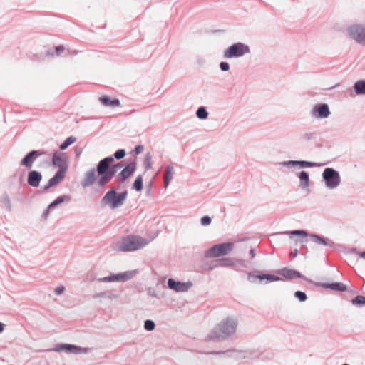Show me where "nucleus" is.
I'll use <instances>...</instances> for the list:
<instances>
[{"mask_svg":"<svg viewBox=\"0 0 365 365\" xmlns=\"http://www.w3.org/2000/svg\"><path fill=\"white\" fill-rule=\"evenodd\" d=\"M42 180V175L37 170H31L28 173L27 182L34 187L39 186L40 182Z\"/></svg>","mask_w":365,"mask_h":365,"instance_id":"obj_18","label":"nucleus"},{"mask_svg":"<svg viewBox=\"0 0 365 365\" xmlns=\"http://www.w3.org/2000/svg\"><path fill=\"white\" fill-rule=\"evenodd\" d=\"M208 354H216V355H223L225 358H231L232 359V350H226L223 351H213L207 353Z\"/></svg>","mask_w":365,"mask_h":365,"instance_id":"obj_37","label":"nucleus"},{"mask_svg":"<svg viewBox=\"0 0 365 365\" xmlns=\"http://www.w3.org/2000/svg\"><path fill=\"white\" fill-rule=\"evenodd\" d=\"M350 37L357 43L365 45V26L361 24L351 25L348 28Z\"/></svg>","mask_w":365,"mask_h":365,"instance_id":"obj_10","label":"nucleus"},{"mask_svg":"<svg viewBox=\"0 0 365 365\" xmlns=\"http://www.w3.org/2000/svg\"><path fill=\"white\" fill-rule=\"evenodd\" d=\"M66 199L67 200V201H69L70 197L66 196V195H62V196L58 197L48 205V209H53L59 204L63 202Z\"/></svg>","mask_w":365,"mask_h":365,"instance_id":"obj_30","label":"nucleus"},{"mask_svg":"<svg viewBox=\"0 0 365 365\" xmlns=\"http://www.w3.org/2000/svg\"><path fill=\"white\" fill-rule=\"evenodd\" d=\"M4 329V324L0 322V333L3 332Z\"/></svg>","mask_w":365,"mask_h":365,"instance_id":"obj_56","label":"nucleus"},{"mask_svg":"<svg viewBox=\"0 0 365 365\" xmlns=\"http://www.w3.org/2000/svg\"><path fill=\"white\" fill-rule=\"evenodd\" d=\"M351 253H354L357 255H359L360 257L363 258L364 259H365V251L364 252H358L356 248H353L351 250Z\"/></svg>","mask_w":365,"mask_h":365,"instance_id":"obj_47","label":"nucleus"},{"mask_svg":"<svg viewBox=\"0 0 365 365\" xmlns=\"http://www.w3.org/2000/svg\"><path fill=\"white\" fill-rule=\"evenodd\" d=\"M51 209H48V207H47L46 210H45V211L43 212V216L46 217L49 213V211H50Z\"/></svg>","mask_w":365,"mask_h":365,"instance_id":"obj_55","label":"nucleus"},{"mask_svg":"<svg viewBox=\"0 0 365 365\" xmlns=\"http://www.w3.org/2000/svg\"><path fill=\"white\" fill-rule=\"evenodd\" d=\"M219 66L222 71H227L230 70V64L227 62L222 61L220 63Z\"/></svg>","mask_w":365,"mask_h":365,"instance_id":"obj_45","label":"nucleus"},{"mask_svg":"<svg viewBox=\"0 0 365 365\" xmlns=\"http://www.w3.org/2000/svg\"><path fill=\"white\" fill-rule=\"evenodd\" d=\"M238 321L236 317H228L217 324L208 334L209 341H221L232 338L237 330Z\"/></svg>","mask_w":365,"mask_h":365,"instance_id":"obj_1","label":"nucleus"},{"mask_svg":"<svg viewBox=\"0 0 365 365\" xmlns=\"http://www.w3.org/2000/svg\"><path fill=\"white\" fill-rule=\"evenodd\" d=\"M98 175L99 176V179H98L97 183L99 187L105 186L113 178V176L110 173H106V174Z\"/></svg>","mask_w":365,"mask_h":365,"instance_id":"obj_28","label":"nucleus"},{"mask_svg":"<svg viewBox=\"0 0 365 365\" xmlns=\"http://www.w3.org/2000/svg\"><path fill=\"white\" fill-rule=\"evenodd\" d=\"M196 115L199 119L205 120L208 117V112L205 107L201 106L197 110Z\"/></svg>","mask_w":365,"mask_h":365,"instance_id":"obj_33","label":"nucleus"},{"mask_svg":"<svg viewBox=\"0 0 365 365\" xmlns=\"http://www.w3.org/2000/svg\"><path fill=\"white\" fill-rule=\"evenodd\" d=\"M298 178L299 179V187L303 190L308 189L310 184L309 173L302 170L298 174Z\"/></svg>","mask_w":365,"mask_h":365,"instance_id":"obj_24","label":"nucleus"},{"mask_svg":"<svg viewBox=\"0 0 365 365\" xmlns=\"http://www.w3.org/2000/svg\"><path fill=\"white\" fill-rule=\"evenodd\" d=\"M320 286L324 289H330L334 291L345 292L346 286L341 282L321 283Z\"/></svg>","mask_w":365,"mask_h":365,"instance_id":"obj_23","label":"nucleus"},{"mask_svg":"<svg viewBox=\"0 0 365 365\" xmlns=\"http://www.w3.org/2000/svg\"><path fill=\"white\" fill-rule=\"evenodd\" d=\"M143 165L146 170H149L152 168V158L150 155L145 156Z\"/></svg>","mask_w":365,"mask_h":365,"instance_id":"obj_42","label":"nucleus"},{"mask_svg":"<svg viewBox=\"0 0 365 365\" xmlns=\"http://www.w3.org/2000/svg\"><path fill=\"white\" fill-rule=\"evenodd\" d=\"M250 255L251 256V258H254L255 257L256 255L254 249L251 248L250 250Z\"/></svg>","mask_w":365,"mask_h":365,"instance_id":"obj_54","label":"nucleus"},{"mask_svg":"<svg viewBox=\"0 0 365 365\" xmlns=\"http://www.w3.org/2000/svg\"><path fill=\"white\" fill-rule=\"evenodd\" d=\"M322 177L327 189L334 190L341 184L339 173L332 168H326L322 172Z\"/></svg>","mask_w":365,"mask_h":365,"instance_id":"obj_6","label":"nucleus"},{"mask_svg":"<svg viewBox=\"0 0 365 365\" xmlns=\"http://www.w3.org/2000/svg\"><path fill=\"white\" fill-rule=\"evenodd\" d=\"M114 161L113 156H108L101 160L96 167V171L98 175H103L106 173H110V163Z\"/></svg>","mask_w":365,"mask_h":365,"instance_id":"obj_16","label":"nucleus"},{"mask_svg":"<svg viewBox=\"0 0 365 365\" xmlns=\"http://www.w3.org/2000/svg\"><path fill=\"white\" fill-rule=\"evenodd\" d=\"M314 138V133H306L303 134L302 139L305 141H309Z\"/></svg>","mask_w":365,"mask_h":365,"instance_id":"obj_46","label":"nucleus"},{"mask_svg":"<svg viewBox=\"0 0 365 365\" xmlns=\"http://www.w3.org/2000/svg\"><path fill=\"white\" fill-rule=\"evenodd\" d=\"M278 273L289 280L295 278L305 279V277L302 276V274L299 272L292 269L283 268L279 270Z\"/></svg>","mask_w":365,"mask_h":365,"instance_id":"obj_19","label":"nucleus"},{"mask_svg":"<svg viewBox=\"0 0 365 365\" xmlns=\"http://www.w3.org/2000/svg\"><path fill=\"white\" fill-rule=\"evenodd\" d=\"M150 241L138 235H128L115 244L114 249L118 252H133L146 246Z\"/></svg>","mask_w":365,"mask_h":365,"instance_id":"obj_2","label":"nucleus"},{"mask_svg":"<svg viewBox=\"0 0 365 365\" xmlns=\"http://www.w3.org/2000/svg\"><path fill=\"white\" fill-rule=\"evenodd\" d=\"M143 149H144V148L142 145H138L135 146V152L137 155H138L143 152Z\"/></svg>","mask_w":365,"mask_h":365,"instance_id":"obj_50","label":"nucleus"},{"mask_svg":"<svg viewBox=\"0 0 365 365\" xmlns=\"http://www.w3.org/2000/svg\"><path fill=\"white\" fill-rule=\"evenodd\" d=\"M137 164L135 161L128 163L123 170L118 174V178L122 182H125L135 171Z\"/></svg>","mask_w":365,"mask_h":365,"instance_id":"obj_17","label":"nucleus"},{"mask_svg":"<svg viewBox=\"0 0 365 365\" xmlns=\"http://www.w3.org/2000/svg\"><path fill=\"white\" fill-rule=\"evenodd\" d=\"M123 166H124V164L123 162H119V163L115 164L114 165L110 166V173L113 176H114L115 175V173L118 172V170L119 169H120L121 168H123Z\"/></svg>","mask_w":365,"mask_h":365,"instance_id":"obj_40","label":"nucleus"},{"mask_svg":"<svg viewBox=\"0 0 365 365\" xmlns=\"http://www.w3.org/2000/svg\"><path fill=\"white\" fill-rule=\"evenodd\" d=\"M99 101L106 106H119L120 103L117 98L111 100L108 96H103L99 98Z\"/></svg>","mask_w":365,"mask_h":365,"instance_id":"obj_25","label":"nucleus"},{"mask_svg":"<svg viewBox=\"0 0 365 365\" xmlns=\"http://www.w3.org/2000/svg\"><path fill=\"white\" fill-rule=\"evenodd\" d=\"M212 222V219L208 215H205L201 217L200 219V223L202 226H208L210 225Z\"/></svg>","mask_w":365,"mask_h":365,"instance_id":"obj_44","label":"nucleus"},{"mask_svg":"<svg viewBox=\"0 0 365 365\" xmlns=\"http://www.w3.org/2000/svg\"><path fill=\"white\" fill-rule=\"evenodd\" d=\"M218 264L217 266L222 267H233L235 263L231 258H221L218 259Z\"/></svg>","mask_w":365,"mask_h":365,"instance_id":"obj_31","label":"nucleus"},{"mask_svg":"<svg viewBox=\"0 0 365 365\" xmlns=\"http://www.w3.org/2000/svg\"><path fill=\"white\" fill-rule=\"evenodd\" d=\"M250 353H248L246 351H238V350H232V359L235 360L242 359H250L252 357L250 356Z\"/></svg>","mask_w":365,"mask_h":365,"instance_id":"obj_26","label":"nucleus"},{"mask_svg":"<svg viewBox=\"0 0 365 365\" xmlns=\"http://www.w3.org/2000/svg\"><path fill=\"white\" fill-rule=\"evenodd\" d=\"M192 286V283L191 282H181L175 281L172 278H170L168 280V287L170 289L175 290V292H187L191 288Z\"/></svg>","mask_w":365,"mask_h":365,"instance_id":"obj_14","label":"nucleus"},{"mask_svg":"<svg viewBox=\"0 0 365 365\" xmlns=\"http://www.w3.org/2000/svg\"><path fill=\"white\" fill-rule=\"evenodd\" d=\"M354 92L357 95H365V80H359L354 85Z\"/></svg>","mask_w":365,"mask_h":365,"instance_id":"obj_27","label":"nucleus"},{"mask_svg":"<svg viewBox=\"0 0 365 365\" xmlns=\"http://www.w3.org/2000/svg\"><path fill=\"white\" fill-rule=\"evenodd\" d=\"M155 328V322L151 319H147L144 322V329L147 331H153Z\"/></svg>","mask_w":365,"mask_h":365,"instance_id":"obj_39","label":"nucleus"},{"mask_svg":"<svg viewBox=\"0 0 365 365\" xmlns=\"http://www.w3.org/2000/svg\"><path fill=\"white\" fill-rule=\"evenodd\" d=\"M107 292H101L93 295V299L106 297Z\"/></svg>","mask_w":365,"mask_h":365,"instance_id":"obj_49","label":"nucleus"},{"mask_svg":"<svg viewBox=\"0 0 365 365\" xmlns=\"http://www.w3.org/2000/svg\"><path fill=\"white\" fill-rule=\"evenodd\" d=\"M234 248V243L231 242L217 244L212 246L205 252L206 258H215L228 255Z\"/></svg>","mask_w":365,"mask_h":365,"instance_id":"obj_7","label":"nucleus"},{"mask_svg":"<svg viewBox=\"0 0 365 365\" xmlns=\"http://www.w3.org/2000/svg\"><path fill=\"white\" fill-rule=\"evenodd\" d=\"M342 365H349V364H342Z\"/></svg>","mask_w":365,"mask_h":365,"instance_id":"obj_57","label":"nucleus"},{"mask_svg":"<svg viewBox=\"0 0 365 365\" xmlns=\"http://www.w3.org/2000/svg\"><path fill=\"white\" fill-rule=\"evenodd\" d=\"M297 254H298L297 249H294L292 252H290V255L293 257H296L297 256Z\"/></svg>","mask_w":365,"mask_h":365,"instance_id":"obj_53","label":"nucleus"},{"mask_svg":"<svg viewBox=\"0 0 365 365\" xmlns=\"http://www.w3.org/2000/svg\"><path fill=\"white\" fill-rule=\"evenodd\" d=\"M287 234H289L291 237L292 235L297 236L299 238L295 240L296 244L297 242L304 243L307 242L305 237H309L310 240L313 242L319 245H324L329 247H333L334 246V242L333 240L329 238H326L323 236H321L317 234H310L309 235L306 230H295L290 232H287Z\"/></svg>","mask_w":365,"mask_h":365,"instance_id":"obj_3","label":"nucleus"},{"mask_svg":"<svg viewBox=\"0 0 365 365\" xmlns=\"http://www.w3.org/2000/svg\"><path fill=\"white\" fill-rule=\"evenodd\" d=\"M43 154H45V152L33 150L25 155V157L21 160L20 165L30 169L32 168L36 160Z\"/></svg>","mask_w":365,"mask_h":365,"instance_id":"obj_13","label":"nucleus"},{"mask_svg":"<svg viewBox=\"0 0 365 365\" xmlns=\"http://www.w3.org/2000/svg\"><path fill=\"white\" fill-rule=\"evenodd\" d=\"M56 352L66 351L73 354H88L92 349L90 347H81L71 344H58L52 349Z\"/></svg>","mask_w":365,"mask_h":365,"instance_id":"obj_9","label":"nucleus"},{"mask_svg":"<svg viewBox=\"0 0 365 365\" xmlns=\"http://www.w3.org/2000/svg\"><path fill=\"white\" fill-rule=\"evenodd\" d=\"M52 165L58 168V171H62L66 174L68 168V162L65 153L55 152L52 158Z\"/></svg>","mask_w":365,"mask_h":365,"instance_id":"obj_11","label":"nucleus"},{"mask_svg":"<svg viewBox=\"0 0 365 365\" xmlns=\"http://www.w3.org/2000/svg\"><path fill=\"white\" fill-rule=\"evenodd\" d=\"M351 303L354 305L358 306V307H362L365 305V297L361 295H358L355 297L351 300Z\"/></svg>","mask_w":365,"mask_h":365,"instance_id":"obj_36","label":"nucleus"},{"mask_svg":"<svg viewBox=\"0 0 365 365\" xmlns=\"http://www.w3.org/2000/svg\"><path fill=\"white\" fill-rule=\"evenodd\" d=\"M1 206L2 208L10 211L11 210V205L9 197L7 194H4L1 200Z\"/></svg>","mask_w":365,"mask_h":365,"instance_id":"obj_29","label":"nucleus"},{"mask_svg":"<svg viewBox=\"0 0 365 365\" xmlns=\"http://www.w3.org/2000/svg\"><path fill=\"white\" fill-rule=\"evenodd\" d=\"M317 164L314 162L307 160H297V168H313L316 167Z\"/></svg>","mask_w":365,"mask_h":365,"instance_id":"obj_35","label":"nucleus"},{"mask_svg":"<svg viewBox=\"0 0 365 365\" xmlns=\"http://www.w3.org/2000/svg\"><path fill=\"white\" fill-rule=\"evenodd\" d=\"M128 197L126 190L118 193L114 187H111L102 197L101 204L103 206H108L111 210L122 206Z\"/></svg>","mask_w":365,"mask_h":365,"instance_id":"obj_4","label":"nucleus"},{"mask_svg":"<svg viewBox=\"0 0 365 365\" xmlns=\"http://www.w3.org/2000/svg\"><path fill=\"white\" fill-rule=\"evenodd\" d=\"M133 187L134 190H135L138 192H140L143 190V180L142 175H139L138 176H137V178H135V180L133 182Z\"/></svg>","mask_w":365,"mask_h":365,"instance_id":"obj_32","label":"nucleus"},{"mask_svg":"<svg viewBox=\"0 0 365 365\" xmlns=\"http://www.w3.org/2000/svg\"><path fill=\"white\" fill-rule=\"evenodd\" d=\"M64 290L65 287L63 286H59L55 288L54 293L58 296L64 292Z\"/></svg>","mask_w":365,"mask_h":365,"instance_id":"obj_48","label":"nucleus"},{"mask_svg":"<svg viewBox=\"0 0 365 365\" xmlns=\"http://www.w3.org/2000/svg\"><path fill=\"white\" fill-rule=\"evenodd\" d=\"M175 173V170L173 164H169L166 166L164 175H163V181H164V187L167 188L169 185L170 182L173 180V175Z\"/></svg>","mask_w":365,"mask_h":365,"instance_id":"obj_22","label":"nucleus"},{"mask_svg":"<svg viewBox=\"0 0 365 365\" xmlns=\"http://www.w3.org/2000/svg\"><path fill=\"white\" fill-rule=\"evenodd\" d=\"M249 53H250V46L244 43L237 42L224 50L223 58L225 59L238 58Z\"/></svg>","mask_w":365,"mask_h":365,"instance_id":"obj_5","label":"nucleus"},{"mask_svg":"<svg viewBox=\"0 0 365 365\" xmlns=\"http://www.w3.org/2000/svg\"><path fill=\"white\" fill-rule=\"evenodd\" d=\"M126 152L125 149H119L114 153V158L117 160H120L125 156Z\"/></svg>","mask_w":365,"mask_h":365,"instance_id":"obj_43","label":"nucleus"},{"mask_svg":"<svg viewBox=\"0 0 365 365\" xmlns=\"http://www.w3.org/2000/svg\"><path fill=\"white\" fill-rule=\"evenodd\" d=\"M280 165L289 168H297V160H290L280 163Z\"/></svg>","mask_w":365,"mask_h":365,"instance_id":"obj_38","label":"nucleus"},{"mask_svg":"<svg viewBox=\"0 0 365 365\" xmlns=\"http://www.w3.org/2000/svg\"><path fill=\"white\" fill-rule=\"evenodd\" d=\"M137 274V270H128L118 274H110L108 277L96 278V280L99 282H125L134 277Z\"/></svg>","mask_w":365,"mask_h":365,"instance_id":"obj_8","label":"nucleus"},{"mask_svg":"<svg viewBox=\"0 0 365 365\" xmlns=\"http://www.w3.org/2000/svg\"><path fill=\"white\" fill-rule=\"evenodd\" d=\"M64 48L63 46H58L56 47V52L57 56L61 55V53L63 51Z\"/></svg>","mask_w":365,"mask_h":365,"instance_id":"obj_51","label":"nucleus"},{"mask_svg":"<svg viewBox=\"0 0 365 365\" xmlns=\"http://www.w3.org/2000/svg\"><path fill=\"white\" fill-rule=\"evenodd\" d=\"M66 174L63 173L62 171H57L56 174L52 177L49 180L46 185L44 186L43 190L46 191L49 190L51 187L56 186L60 182H61L65 178Z\"/></svg>","mask_w":365,"mask_h":365,"instance_id":"obj_20","label":"nucleus"},{"mask_svg":"<svg viewBox=\"0 0 365 365\" xmlns=\"http://www.w3.org/2000/svg\"><path fill=\"white\" fill-rule=\"evenodd\" d=\"M331 114L329 106L327 103H320L314 106L311 111L312 117L324 119L328 118Z\"/></svg>","mask_w":365,"mask_h":365,"instance_id":"obj_12","label":"nucleus"},{"mask_svg":"<svg viewBox=\"0 0 365 365\" xmlns=\"http://www.w3.org/2000/svg\"><path fill=\"white\" fill-rule=\"evenodd\" d=\"M76 138L73 136H69L60 145V149L63 150H66L69 145L76 142Z\"/></svg>","mask_w":365,"mask_h":365,"instance_id":"obj_34","label":"nucleus"},{"mask_svg":"<svg viewBox=\"0 0 365 365\" xmlns=\"http://www.w3.org/2000/svg\"><path fill=\"white\" fill-rule=\"evenodd\" d=\"M106 298H108L110 299H115L116 298V295L112 294V293H108L107 292V296H106Z\"/></svg>","mask_w":365,"mask_h":365,"instance_id":"obj_52","label":"nucleus"},{"mask_svg":"<svg viewBox=\"0 0 365 365\" xmlns=\"http://www.w3.org/2000/svg\"><path fill=\"white\" fill-rule=\"evenodd\" d=\"M247 279L251 283H256L257 279H267L269 282L279 281L282 279L279 277L269 274H256L255 272H249L247 274Z\"/></svg>","mask_w":365,"mask_h":365,"instance_id":"obj_15","label":"nucleus"},{"mask_svg":"<svg viewBox=\"0 0 365 365\" xmlns=\"http://www.w3.org/2000/svg\"><path fill=\"white\" fill-rule=\"evenodd\" d=\"M96 179V169L92 168L85 173L84 179L81 183L82 186L86 187L92 185L95 182Z\"/></svg>","mask_w":365,"mask_h":365,"instance_id":"obj_21","label":"nucleus"},{"mask_svg":"<svg viewBox=\"0 0 365 365\" xmlns=\"http://www.w3.org/2000/svg\"><path fill=\"white\" fill-rule=\"evenodd\" d=\"M294 297L297 298L300 302H304L307 299V294L302 291L295 292Z\"/></svg>","mask_w":365,"mask_h":365,"instance_id":"obj_41","label":"nucleus"}]
</instances>
